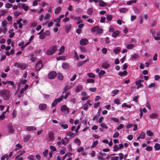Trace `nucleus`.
<instances>
[{"mask_svg":"<svg viewBox=\"0 0 160 160\" xmlns=\"http://www.w3.org/2000/svg\"><path fill=\"white\" fill-rule=\"evenodd\" d=\"M0 95L5 100H8L10 97L9 92L7 89H2L0 91Z\"/></svg>","mask_w":160,"mask_h":160,"instance_id":"obj_1","label":"nucleus"},{"mask_svg":"<svg viewBox=\"0 0 160 160\" xmlns=\"http://www.w3.org/2000/svg\"><path fill=\"white\" fill-rule=\"evenodd\" d=\"M57 49V47L55 45L52 46L47 50V54L48 55H52L55 52Z\"/></svg>","mask_w":160,"mask_h":160,"instance_id":"obj_2","label":"nucleus"},{"mask_svg":"<svg viewBox=\"0 0 160 160\" xmlns=\"http://www.w3.org/2000/svg\"><path fill=\"white\" fill-rule=\"evenodd\" d=\"M42 61L39 60L36 65V70L37 71H39L42 68Z\"/></svg>","mask_w":160,"mask_h":160,"instance_id":"obj_3","label":"nucleus"},{"mask_svg":"<svg viewBox=\"0 0 160 160\" xmlns=\"http://www.w3.org/2000/svg\"><path fill=\"white\" fill-rule=\"evenodd\" d=\"M143 82L144 80L141 79H138L135 82V84L137 86V89H138L141 87H143V85L141 83Z\"/></svg>","mask_w":160,"mask_h":160,"instance_id":"obj_4","label":"nucleus"},{"mask_svg":"<svg viewBox=\"0 0 160 160\" xmlns=\"http://www.w3.org/2000/svg\"><path fill=\"white\" fill-rule=\"evenodd\" d=\"M61 111L65 114H67L69 113V108L65 105H63L61 107Z\"/></svg>","mask_w":160,"mask_h":160,"instance_id":"obj_5","label":"nucleus"},{"mask_svg":"<svg viewBox=\"0 0 160 160\" xmlns=\"http://www.w3.org/2000/svg\"><path fill=\"white\" fill-rule=\"evenodd\" d=\"M57 76V73L56 72L52 71L50 72L48 74V77L50 79H54Z\"/></svg>","mask_w":160,"mask_h":160,"instance_id":"obj_6","label":"nucleus"},{"mask_svg":"<svg viewBox=\"0 0 160 160\" xmlns=\"http://www.w3.org/2000/svg\"><path fill=\"white\" fill-rule=\"evenodd\" d=\"M152 35L154 37V38L155 40H159L160 39V34L158 32H157L156 34L155 32H152Z\"/></svg>","mask_w":160,"mask_h":160,"instance_id":"obj_7","label":"nucleus"},{"mask_svg":"<svg viewBox=\"0 0 160 160\" xmlns=\"http://www.w3.org/2000/svg\"><path fill=\"white\" fill-rule=\"evenodd\" d=\"M88 42V41L86 38H83L80 41V44L82 46L87 44Z\"/></svg>","mask_w":160,"mask_h":160,"instance_id":"obj_8","label":"nucleus"},{"mask_svg":"<svg viewBox=\"0 0 160 160\" xmlns=\"http://www.w3.org/2000/svg\"><path fill=\"white\" fill-rule=\"evenodd\" d=\"M90 102V101L89 100H88L87 101V103L84 104L83 105V107H81V108L83 109L85 111H87L88 109V103L89 102Z\"/></svg>","mask_w":160,"mask_h":160,"instance_id":"obj_9","label":"nucleus"},{"mask_svg":"<svg viewBox=\"0 0 160 160\" xmlns=\"http://www.w3.org/2000/svg\"><path fill=\"white\" fill-rule=\"evenodd\" d=\"M72 25L70 23L67 24L65 27V30L67 33H68L71 28Z\"/></svg>","mask_w":160,"mask_h":160,"instance_id":"obj_10","label":"nucleus"},{"mask_svg":"<svg viewBox=\"0 0 160 160\" xmlns=\"http://www.w3.org/2000/svg\"><path fill=\"white\" fill-rule=\"evenodd\" d=\"M47 107V105L46 104L44 103L40 104L38 107L39 109L41 110H45Z\"/></svg>","mask_w":160,"mask_h":160,"instance_id":"obj_11","label":"nucleus"},{"mask_svg":"<svg viewBox=\"0 0 160 160\" xmlns=\"http://www.w3.org/2000/svg\"><path fill=\"white\" fill-rule=\"evenodd\" d=\"M128 74L127 72L125 70L122 72H120L118 73V75L121 77H123L124 76L127 75Z\"/></svg>","mask_w":160,"mask_h":160,"instance_id":"obj_12","label":"nucleus"},{"mask_svg":"<svg viewBox=\"0 0 160 160\" xmlns=\"http://www.w3.org/2000/svg\"><path fill=\"white\" fill-rule=\"evenodd\" d=\"M110 66V65L106 62L103 63L102 64V67L104 69L108 68Z\"/></svg>","mask_w":160,"mask_h":160,"instance_id":"obj_13","label":"nucleus"},{"mask_svg":"<svg viewBox=\"0 0 160 160\" xmlns=\"http://www.w3.org/2000/svg\"><path fill=\"white\" fill-rule=\"evenodd\" d=\"M36 129V128L33 126H28L26 127V129L28 131H31L32 130H35Z\"/></svg>","mask_w":160,"mask_h":160,"instance_id":"obj_14","label":"nucleus"},{"mask_svg":"<svg viewBox=\"0 0 160 160\" xmlns=\"http://www.w3.org/2000/svg\"><path fill=\"white\" fill-rule=\"evenodd\" d=\"M82 89V85H78L76 87L75 92L76 93H78L80 91H81Z\"/></svg>","mask_w":160,"mask_h":160,"instance_id":"obj_15","label":"nucleus"},{"mask_svg":"<svg viewBox=\"0 0 160 160\" xmlns=\"http://www.w3.org/2000/svg\"><path fill=\"white\" fill-rule=\"evenodd\" d=\"M57 78L58 79L61 81H62L63 79V76L61 72L58 73Z\"/></svg>","mask_w":160,"mask_h":160,"instance_id":"obj_16","label":"nucleus"},{"mask_svg":"<svg viewBox=\"0 0 160 160\" xmlns=\"http://www.w3.org/2000/svg\"><path fill=\"white\" fill-rule=\"evenodd\" d=\"M121 51V48L119 47H117L114 49L113 51L116 54H118Z\"/></svg>","mask_w":160,"mask_h":160,"instance_id":"obj_17","label":"nucleus"},{"mask_svg":"<svg viewBox=\"0 0 160 160\" xmlns=\"http://www.w3.org/2000/svg\"><path fill=\"white\" fill-rule=\"evenodd\" d=\"M100 7H105L107 5V3L102 1H99L98 3Z\"/></svg>","mask_w":160,"mask_h":160,"instance_id":"obj_18","label":"nucleus"},{"mask_svg":"<svg viewBox=\"0 0 160 160\" xmlns=\"http://www.w3.org/2000/svg\"><path fill=\"white\" fill-rule=\"evenodd\" d=\"M18 68L22 70H24L26 68V66L24 63L22 64H19V65H18Z\"/></svg>","mask_w":160,"mask_h":160,"instance_id":"obj_19","label":"nucleus"},{"mask_svg":"<svg viewBox=\"0 0 160 160\" xmlns=\"http://www.w3.org/2000/svg\"><path fill=\"white\" fill-rule=\"evenodd\" d=\"M119 34V32L118 31H116L113 32L112 34V36L113 37L115 38L118 36Z\"/></svg>","mask_w":160,"mask_h":160,"instance_id":"obj_20","label":"nucleus"},{"mask_svg":"<svg viewBox=\"0 0 160 160\" xmlns=\"http://www.w3.org/2000/svg\"><path fill=\"white\" fill-rule=\"evenodd\" d=\"M50 16V14L49 13H47L44 17V19L46 22H48L49 21Z\"/></svg>","mask_w":160,"mask_h":160,"instance_id":"obj_21","label":"nucleus"},{"mask_svg":"<svg viewBox=\"0 0 160 160\" xmlns=\"http://www.w3.org/2000/svg\"><path fill=\"white\" fill-rule=\"evenodd\" d=\"M155 150L156 151H158L160 149V144L158 143H156L154 146Z\"/></svg>","mask_w":160,"mask_h":160,"instance_id":"obj_22","label":"nucleus"},{"mask_svg":"<svg viewBox=\"0 0 160 160\" xmlns=\"http://www.w3.org/2000/svg\"><path fill=\"white\" fill-rule=\"evenodd\" d=\"M61 8L60 7H57L54 11L55 13V14H58L61 11Z\"/></svg>","mask_w":160,"mask_h":160,"instance_id":"obj_23","label":"nucleus"},{"mask_svg":"<svg viewBox=\"0 0 160 160\" xmlns=\"http://www.w3.org/2000/svg\"><path fill=\"white\" fill-rule=\"evenodd\" d=\"M7 31L8 29L6 28H0V34L2 32L4 34H6Z\"/></svg>","mask_w":160,"mask_h":160,"instance_id":"obj_24","label":"nucleus"},{"mask_svg":"<svg viewBox=\"0 0 160 160\" xmlns=\"http://www.w3.org/2000/svg\"><path fill=\"white\" fill-rule=\"evenodd\" d=\"M27 82V80L26 79L22 80L21 79L20 81L19 84L18 85V87H20V84H25Z\"/></svg>","mask_w":160,"mask_h":160,"instance_id":"obj_25","label":"nucleus"},{"mask_svg":"<svg viewBox=\"0 0 160 160\" xmlns=\"http://www.w3.org/2000/svg\"><path fill=\"white\" fill-rule=\"evenodd\" d=\"M134 47L133 44L130 43L127 45V48L128 49H132Z\"/></svg>","mask_w":160,"mask_h":160,"instance_id":"obj_26","label":"nucleus"},{"mask_svg":"<svg viewBox=\"0 0 160 160\" xmlns=\"http://www.w3.org/2000/svg\"><path fill=\"white\" fill-rule=\"evenodd\" d=\"M49 137L50 140H53L54 139V134L52 132H50L49 134Z\"/></svg>","mask_w":160,"mask_h":160,"instance_id":"obj_27","label":"nucleus"},{"mask_svg":"<svg viewBox=\"0 0 160 160\" xmlns=\"http://www.w3.org/2000/svg\"><path fill=\"white\" fill-rule=\"evenodd\" d=\"M99 28V26H95L92 28L91 29V31L92 32H96V31H97L98 30Z\"/></svg>","mask_w":160,"mask_h":160,"instance_id":"obj_28","label":"nucleus"},{"mask_svg":"<svg viewBox=\"0 0 160 160\" xmlns=\"http://www.w3.org/2000/svg\"><path fill=\"white\" fill-rule=\"evenodd\" d=\"M30 136L29 135H27L23 139V141L24 142H27L30 139Z\"/></svg>","mask_w":160,"mask_h":160,"instance_id":"obj_29","label":"nucleus"},{"mask_svg":"<svg viewBox=\"0 0 160 160\" xmlns=\"http://www.w3.org/2000/svg\"><path fill=\"white\" fill-rule=\"evenodd\" d=\"M100 113L99 112H98L97 114L95 116H94L92 120L93 121L97 120L98 119L100 116Z\"/></svg>","mask_w":160,"mask_h":160,"instance_id":"obj_30","label":"nucleus"},{"mask_svg":"<svg viewBox=\"0 0 160 160\" xmlns=\"http://www.w3.org/2000/svg\"><path fill=\"white\" fill-rule=\"evenodd\" d=\"M36 58L35 57L33 54H31V57L30 58V61H31L32 62H34L36 60Z\"/></svg>","mask_w":160,"mask_h":160,"instance_id":"obj_31","label":"nucleus"},{"mask_svg":"<svg viewBox=\"0 0 160 160\" xmlns=\"http://www.w3.org/2000/svg\"><path fill=\"white\" fill-rule=\"evenodd\" d=\"M25 151L23 150L21 152H20V154L19 155L16 156L15 158V160H17L18 159V158L20 157V156L22 155L25 153Z\"/></svg>","mask_w":160,"mask_h":160,"instance_id":"obj_32","label":"nucleus"},{"mask_svg":"<svg viewBox=\"0 0 160 160\" xmlns=\"http://www.w3.org/2000/svg\"><path fill=\"white\" fill-rule=\"evenodd\" d=\"M22 8L25 11H27L28 10L29 7L28 6H26L25 4H22Z\"/></svg>","mask_w":160,"mask_h":160,"instance_id":"obj_33","label":"nucleus"},{"mask_svg":"<svg viewBox=\"0 0 160 160\" xmlns=\"http://www.w3.org/2000/svg\"><path fill=\"white\" fill-rule=\"evenodd\" d=\"M93 12V10L92 8H89L88 9L87 11V13L89 15H92Z\"/></svg>","mask_w":160,"mask_h":160,"instance_id":"obj_34","label":"nucleus"},{"mask_svg":"<svg viewBox=\"0 0 160 160\" xmlns=\"http://www.w3.org/2000/svg\"><path fill=\"white\" fill-rule=\"evenodd\" d=\"M6 158L7 160L8 159V155L7 154H5L1 157V160H5Z\"/></svg>","mask_w":160,"mask_h":160,"instance_id":"obj_35","label":"nucleus"},{"mask_svg":"<svg viewBox=\"0 0 160 160\" xmlns=\"http://www.w3.org/2000/svg\"><path fill=\"white\" fill-rule=\"evenodd\" d=\"M106 73V72L105 71L103 70H101L100 72H98V76L99 77H101V76L104 74Z\"/></svg>","mask_w":160,"mask_h":160,"instance_id":"obj_36","label":"nucleus"},{"mask_svg":"<svg viewBox=\"0 0 160 160\" xmlns=\"http://www.w3.org/2000/svg\"><path fill=\"white\" fill-rule=\"evenodd\" d=\"M87 61H83L82 62H80L77 64V66L78 67H80L84 64Z\"/></svg>","mask_w":160,"mask_h":160,"instance_id":"obj_37","label":"nucleus"},{"mask_svg":"<svg viewBox=\"0 0 160 160\" xmlns=\"http://www.w3.org/2000/svg\"><path fill=\"white\" fill-rule=\"evenodd\" d=\"M128 10V9L127 8H120L119 9V11L121 13H123L126 12Z\"/></svg>","mask_w":160,"mask_h":160,"instance_id":"obj_38","label":"nucleus"},{"mask_svg":"<svg viewBox=\"0 0 160 160\" xmlns=\"http://www.w3.org/2000/svg\"><path fill=\"white\" fill-rule=\"evenodd\" d=\"M106 18L107 20L109 21H111L112 18V15L109 14H108L107 15Z\"/></svg>","mask_w":160,"mask_h":160,"instance_id":"obj_39","label":"nucleus"},{"mask_svg":"<svg viewBox=\"0 0 160 160\" xmlns=\"http://www.w3.org/2000/svg\"><path fill=\"white\" fill-rule=\"evenodd\" d=\"M146 134L145 133L142 132L141 133L140 136L141 137V138L144 139L145 137Z\"/></svg>","mask_w":160,"mask_h":160,"instance_id":"obj_40","label":"nucleus"},{"mask_svg":"<svg viewBox=\"0 0 160 160\" xmlns=\"http://www.w3.org/2000/svg\"><path fill=\"white\" fill-rule=\"evenodd\" d=\"M62 67L64 69H67L68 68V65L66 63H64L62 65Z\"/></svg>","mask_w":160,"mask_h":160,"instance_id":"obj_41","label":"nucleus"},{"mask_svg":"<svg viewBox=\"0 0 160 160\" xmlns=\"http://www.w3.org/2000/svg\"><path fill=\"white\" fill-rule=\"evenodd\" d=\"M137 0H131L129 1L128 2H127V4L128 5H131L133 3H135L137 2Z\"/></svg>","mask_w":160,"mask_h":160,"instance_id":"obj_42","label":"nucleus"},{"mask_svg":"<svg viewBox=\"0 0 160 160\" xmlns=\"http://www.w3.org/2000/svg\"><path fill=\"white\" fill-rule=\"evenodd\" d=\"M103 32V30L102 28H99V29L97 31V34H98V35L100 34Z\"/></svg>","mask_w":160,"mask_h":160,"instance_id":"obj_43","label":"nucleus"},{"mask_svg":"<svg viewBox=\"0 0 160 160\" xmlns=\"http://www.w3.org/2000/svg\"><path fill=\"white\" fill-rule=\"evenodd\" d=\"M98 141L97 140H96L95 141H94L92 145L91 146V148H93L96 147V145L98 144Z\"/></svg>","mask_w":160,"mask_h":160,"instance_id":"obj_44","label":"nucleus"},{"mask_svg":"<svg viewBox=\"0 0 160 160\" xmlns=\"http://www.w3.org/2000/svg\"><path fill=\"white\" fill-rule=\"evenodd\" d=\"M124 127V125L122 124H121L119 126H118L117 128V130H119L121 129Z\"/></svg>","mask_w":160,"mask_h":160,"instance_id":"obj_45","label":"nucleus"},{"mask_svg":"<svg viewBox=\"0 0 160 160\" xmlns=\"http://www.w3.org/2000/svg\"><path fill=\"white\" fill-rule=\"evenodd\" d=\"M111 119L112 120L116 122H119V120L118 118H116L112 117L111 118Z\"/></svg>","mask_w":160,"mask_h":160,"instance_id":"obj_46","label":"nucleus"},{"mask_svg":"<svg viewBox=\"0 0 160 160\" xmlns=\"http://www.w3.org/2000/svg\"><path fill=\"white\" fill-rule=\"evenodd\" d=\"M113 148V151L114 152H117L118 150V147L117 145H115L114 146Z\"/></svg>","mask_w":160,"mask_h":160,"instance_id":"obj_47","label":"nucleus"},{"mask_svg":"<svg viewBox=\"0 0 160 160\" xmlns=\"http://www.w3.org/2000/svg\"><path fill=\"white\" fill-rule=\"evenodd\" d=\"M8 129L9 132L10 133H12L13 132L14 130L12 126H9Z\"/></svg>","mask_w":160,"mask_h":160,"instance_id":"obj_48","label":"nucleus"},{"mask_svg":"<svg viewBox=\"0 0 160 160\" xmlns=\"http://www.w3.org/2000/svg\"><path fill=\"white\" fill-rule=\"evenodd\" d=\"M12 4L10 3H7L5 5V8H9L12 7Z\"/></svg>","mask_w":160,"mask_h":160,"instance_id":"obj_49","label":"nucleus"},{"mask_svg":"<svg viewBox=\"0 0 160 160\" xmlns=\"http://www.w3.org/2000/svg\"><path fill=\"white\" fill-rule=\"evenodd\" d=\"M63 98V96H62L60 98H57V99H55V100H56V101H57V102H61Z\"/></svg>","mask_w":160,"mask_h":160,"instance_id":"obj_50","label":"nucleus"},{"mask_svg":"<svg viewBox=\"0 0 160 160\" xmlns=\"http://www.w3.org/2000/svg\"><path fill=\"white\" fill-rule=\"evenodd\" d=\"M157 25V22L156 20H155L153 21L152 23L151 24L150 26L151 27H154L156 26Z\"/></svg>","mask_w":160,"mask_h":160,"instance_id":"obj_51","label":"nucleus"},{"mask_svg":"<svg viewBox=\"0 0 160 160\" xmlns=\"http://www.w3.org/2000/svg\"><path fill=\"white\" fill-rule=\"evenodd\" d=\"M60 126L64 129H67L68 128V125L67 124H61Z\"/></svg>","mask_w":160,"mask_h":160,"instance_id":"obj_52","label":"nucleus"},{"mask_svg":"<svg viewBox=\"0 0 160 160\" xmlns=\"http://www.w3.org/2000/svg\"><path fill=\"white\" fill-rule=\"evenodd\" d=\"M146 133L147 135L149 136H152L153 135L152 132L149 130H148L146 132Z\"/></svg>","mask_w":160,"mask_h":160,"instance_id":"obj_53","label":"nucleus"},{"mask_svg":"<svg viewBox=\"0 0 160 160\" xmlns=\"http://www.w3.org/2000/svg\"><path fill=\"white\" fill-rule=\"evenodd\" d=\"M139 56L137 54H135L131 56V58L132 59H137L138 58Z\"/></svg>","mask_w":160,"mask_h":160,"instance_id":"obj_54","label":"nucleus"},{"mask_svg":"<svg viewBox=\"0 0 160 160\" xmlns=\"http://www.w3.org/2000/svg\"><path fill=\"white\" fill-rule=\"evenodd\" d=\"M119 91V90H115L112 91V93L113 94L112 96H115L118 93Z\"/></svg>","mask_w":160,"mask_h":160,"instance_id":"obj_55","label":"nucleus"},{"mask_svg":"<svg viewBox=\"0 0 160 160\" xmlns=\"http://www.w3.org/2000/svg\"><path fill=\"white\" fill-rule=\"evenodd\" d=\"M87 81L88 83H93L94 82V80L91 78L88 79L87 80Z\"/></svg>","mask_w":160,"mask_h":160,"instance_id":"obj_56","label":"nucleus"},{"mask_svg":"<svg viewBox=\"0 0 160 160\" xmlns=\"http://www.w3.org/2000/svg\"><path fill=\"white\" fill-rule=\"evenodd\" d=\"M74 57L77 60H78L79 59V57L77 54V52L75 50L74 51Z\"/></svg>","mask_w":160,"mask_h":160,"instance_id":"obj_57","label":"nucleus"},{"mask_svg":"<svg viewBox=\"0 0 160 160\" xmlns=\"http://www.w3.org/2000/svg\"><path fill=\"white\" fill-rule=\"evenodd\" d=\"M84 150V148L83 147H79L77 150V151L78 152H83Z\"/></svg>","mask_w":160,"mask_h":160,"instance_id":"obj_58","label":"nucleus"},{"mask_svg":"<svg viewBox=\"0 0 160 160\" xmlns=\"http://www.w3.org/2000/svg\"><path fill=\"white\" fill-rule=\"evenodd\" d=\"M114 102L118 105L120 104V100L119 99H116L114 100Z\"/></svg>","mask_w":160,"mask_h":160,"instance_id":"obj_59","label":"nucleus"},{"mask_svg":"<svg viewBox=\"0 0 160 160\" xmlns=\"http://www.w3.org/2000/svg\"><path fill=\"white\" fill-rule=\"evenodd\" d=\"M57 103L58 102L57 101H56V100L55 99L52 104V107H55Z\"/></svg>","mask_w":160,"mask_h":160,"instance_id":"obj_60","label":"nucleus"},{"mask_svg":"<svg viewBox=\"0 0 160 160\" xmlns=\"http://www.w3.org/2000/svg\"><path fill=\"white\" fill-rule=\"evenodd\" d=\"M48 152V149H46L45 151L43 152V154L45 157L47 156Z\"/></svg>","mask_w":160,"mask_h":160,"instance_id":"obj_61","label":"nucleus"},{"mask_svg":"<svg viewBox=\"0 0 160 160\" xmlns=\"http://www.w3.org/2000/svg\"><path fill=\"white\" fill-rule=\"evenodd\" d=\"M119 134L118 132H116L114 134L113 137L114 138H115L118 137L119 136Z\"/></svg>","mask_w":160,"mask_h":160,"instance_id":"obj_62","label":"nucleus"},{"mask_svg":"<svg viewBox=\"0 0 160 160\" xmlns=\"http://www.w3.org/2000/svg\"><path fill=\"white\" fill-rule=\"evenodd\" d=\"M28 159L29 160H34V156L32 155H30L28 157Z\"/></svg>","mask_w":160,"mask_h":160,"instance_id":"obj_63","label":"nucleus"},{"mask_svg":"<svg viewBox=\"0 0 160 160\" xmlns=\"http://www.w3.org/2000/svg\"><path fill=\"white\" fill-rule=\"evenodd\" d=\"M119 157L118 156H114L111 157V160H118Z\"/></svg>","mask_w":160,"mask_h":160,"instance_id":"obj_64","label":"nucleus"}]
</instances>
